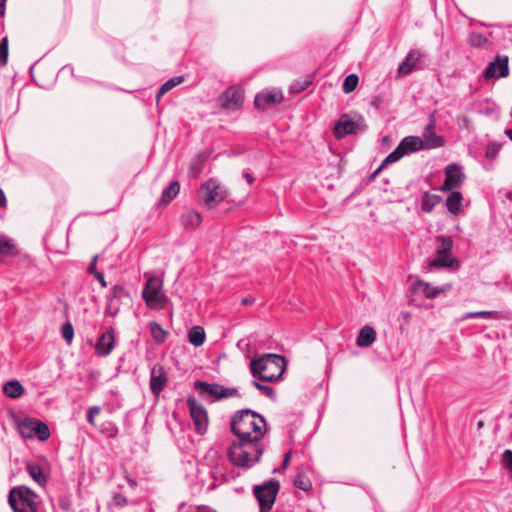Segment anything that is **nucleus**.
I'll list each match as a JSON object with an SVG mask.
<instances>
[{"instance_id":"4","label":"nucleus","mask_w":512,"mask_h":512,"mask_svg":"<svg viewBox=\"0 0 512 512\" xmlns=\"http://www.w3.org/2000/svg\"><path fill=\"white\" fill-rule=\"evenodd\" d=\"M162 281L156 277H149L142 290V298L146 305L151 309H164L169 302V298L161 292Z\"/></svg>"},{"instance_id":"42","label":"nucleus","mask_w":512,"mask_h":512,"mask_svg":"<svg viewBox=\"0 0 512 512\" xmlns=\"http://www.w3.org/2000/svg\"><path fill=\"white\" fill-rule=\"evenodd\" d=\"M62 337L67 343H71L74 338V328L70 321L65 322L61 327Z\"/></svg>"},{"instance_id":"52","label":"nucleus","mask_w":512,"mask_h":512,"mask_svg":"<svg viewBox=\"0 0 512 512\" xmlns=\"http://www.w3.org/2000/svg\"><path fill=\"white\" fill-rule=\"evenodd\" d=\"M0 207L3 209H6L7 207V198L2 188H0Z\"/></svg>"},{"instance_id":"53","label":"nucleus","mask_w":512,"mask_h":512,"mask_svg":"<svg viewBox=\"0 0 512 512\" xmlns=\"http://www.w3.org/2000/svg\"><path fill=\"white\" fill-rule=\"evenodd\" d=\"M59 506L61 509L68 511L71 508V503L68 500L60 499L59 500Z\"/></svg>"},{"instance_id":"59","label":"nucleus","mask_w":512,"mask_h":512,"mask_svg":"<svg viewBox=\"0 0 512 512\" xmlns=\"http://www.w3.org/2000/svg\"><path fill=\"white\" fill-rule=\"evenodd\" d=\"M251 303H252V300L250 298H247V297H245V298H243L241 300V304L244 305V306L249 305Z\"/></svg>"},{"instance_id":"26","label":"nucleus","mask_w":512,"mask_h":512,"mask_svg":"<svg viewBox=\"0 0 512 512\" xmlns=\"http://www.w3.org/2000/svg\"><path fill=\"white\" fill-rule=\"evenodd\" d=\"M441 200V196L425 191L421 197V210L424 213H430Z\"/></svg>"},{"instance_id":"41","label":"nucleus","mask_w":512,"mask_h":512,"mask_svg":"<svg viewBox=\"0 0 512 512\" xmlns=\"http://www.w3.org/2000/svg\"><path fill=\"white\" fill-rule=\"evenodd\" d=\"M436 241L439 243L437 250H444L451 252L453 248V239L450 236H437Z\"/></svg>"},{"instance_id":"17","label":"nucleus","mask_w":512,"mask_h":512,"mask_svg":"<svg viewBox=\"0 0 512 512\" xmlns=\"http://www.w3.org/2000/svg\"><path fill=\"white\" fill-rule=\"evenodd\" d=\"M123 297H129V293L125 290L123 285L116 284L110 290L108 296V304L105 309L106 314L111 316L117 315L120 310V303Z\"/></svg>"},{"instance_id":"11","label":"nucleus","mask_w":512,"mask_h":512,"mask_svg":"<svg viewBox=\"0 0 512 512\" xmlns=\"http://www.w3.org/2000/svg\"><path fill=\"white\" fill-rule=\"evenodd\" d=\"M244 103V90L240 86H230L217 99V105L221 109L237 111Z\"/></svg>"},{"instance_id":"2","label":"nucleus","mask_w":512,"mask_h":512,"mask_svg":"<svg viewBox=\"0 0 512 512\" xmlns=\"http://www.w3.org/2000/svg\"><path fill=\"white\" fill-rule=\"evenodd\" d=\"M287 361L284 356L267 353L250 362V370L254 377L264 382L278 381L285 369Z\"/></svg>"},{"instance_id":"29","label":"nucleus","mask_w":512,"mask_h":512,"mask_svg":"<svg viewBox=\"0 0 512 512\" xmlns=\"http://www.w3.org/2000/svg\"><path fill=\"white\" fill-rule=\"evenodd\" d=\"M205 338V331L201 326H193L188 333L189 342L195 347L202 346L205 342Z\"/></svg>"},{"instance_id":"13","label":"nucleus","mask_w":512,"mask_h":512,"mask_svg":"<svg viewBox=\"0 0 512 512\" xmlns=\"http://www.w3.org/2000/svg\"><path fill=\"white\" fill-rule=\"evenodd\" d=\"M509 70V58L506 55H497L494 61L490 62L483 71L482 77L485 80L499 79L508 77Z\"/></svg>"},{"instance_id":"8","label":"nucleus","mask_w":512,"mask_h":512,"mask_svg":"<svg viewBox=\"0 0 512 512\" xmlns=\"http://www.w3.org/2000/svg\"><path fill=\"white\" fill-rule=\"evenodd\" d=\"M224 199L225 193L222 191L217 180L211 178L201 185L199 200L207 209H214Z\"/></svg>"},{"instance_id":"32","label":"nucleus","mask_w":512,"mask_h":512,"mask_svg":"<svg viewBox=\"0 0 512 512\" xmlns=\"http://www.w3.org/2000/svg\"><path fill=\"white\" fill-rule=\"evenodd\" d=\"M184 80H185L184 76H176V77L169 79L165 83H163L161 85V87L159 88L158 93L156 95L157 103L159 102L162 95H164L165 93H167L168 91H170L171 89L176 87L177 85L181 84Z\"/></svg>"},{"instance_id":"51","label":"nucleus","mask_w":512,"mask_h":512,"mask_svg":"<svg viewBox=\"0 0 512 512\" xmlns=\"http://www.w3.org/2000/svg\"><path fill=\"white\" fill-rule=\"evenodd\" d=\"M95 278L98 280V282L101 284L102 287H107V282L105 280L104 274L102 272H95Z\"/></svg>"},{"instance_id":"44","label":"nucleus","mask_w":512,"mask_h":512,"mask_svg":"<svg viewBox=\"0 0 512 512\" xmlns=\"http://www.w3.org/2000/svg\"><path fill=\"white\" fill-rule=\"evenodd\" d=\"M487 39L480 33H472L469 37V44L473 47L482 46Z\"/></svg>"},{"instance_id":"56","label":"nucleus","mask_w":512,"mask_h":512,"mask_svg":"<svg viewBox=\"0 0 512 512\" xmlns=\"http://www.w3.org/2000/svg\"><path fill=\"white\" fill-rule=\"evenodd\" d=\"M126 479L131 488L134 489L137 487V482L134 479H132L130 476L127 475Z\"/></svg>"},{"instance_id":"9","label":"nucleus","mask_w":512,"mask_h":512,"mask_svg":"<svg viewBox=\"0 0 512 512\" xmlns=\"http://www.w3.org/2000/svg\"><path fill=\"white\" fill-rule=\"evenodd\" d=\"M186 402L195 432L199 435H204L207 432L209 425L206 408L199 403L194 396H189Z\"/></svg>"},{"instance_id":"19","label":"nucleus","mask_w":512,"mask_h":512,"mask_svg":"<svg viewBox=\"0 0 512 512\" xmlns=\"http://www.w3.org/2000/svg\"><path fill=\"white\" fill-rule=\"evenodd\" d=\"M115 347V332L113 328L103 332L96 344H95V352L100 357H106L111 354Z\"/></svg>"},{"instance_id":"1","label":"nucleus","mask_w":512,"mask_h":512,"mask_svg":"<svg viewBox=\"0 0 512 512\" xmlns=\"http://www.w3.org/2000/svg\"><path fill=\"white\" fill-rule=\"evenodd\" d=\"M230 427L237 441L228 447L229 461L237 467H253L260 461L265 450L262 443L267 433L265 418L254 410L242 409L233 415Z\"/></svg>"},{"instance_id":"31","label":"nucleus","mask_w":512,"mask_h":512,"mask_svg":"<svg viewBox=\"0 0 512 512\" xmlns=\"http://www.w3.org/2000/svg\"><path fill=\"white\" fill-rule=\"evenodd\" d=\"M18 254V250L16 245L12 240L6 238L5 236H0V256L8 257L15 256Z\"/></svg>"},{"instance_id":"57","label":"nucleus","mask_w":512,"mask_h":512,"mask_svg":"<svg viewBox=\"0 0 512 512\" xmlns=\"http://www.w3.org/2000/svg\"><path fill=\"white\" fill-rule=\"evenodd\" d=\"M435 127V121L433 119L430 120V123L426 126V132H430Z\"/></svg>"},{"instance_id":"23","label":"nucleus","mask_w":512,"mask_h":512,"mask_svg":"<svg viewBox=\"0 0 512 512\" xmlns=\"http://www.w3.org/2000/svg\"><path fill=\"white\" fill-rule=\"evenodd\" d=\"M458 265V260L451 256V252L444 250H436L435 258L431 261L430 266L436 268L453 267Z\"/></svg>"},{"instance_id":"27","label":"nucleus","mask_w":512,"mask_h":512,"mask_svg":"<svg viewBox=\"0 0 512 512\" xmlns=\"http://www.w3.org/2000/svg\"><path fill=\"white\" fill-rule=\"evenodd\" d=\"M3 393L12 399H17L24 394V387L18 380H10L3 386Z\"/></svg>"},{"instance_id":"55","label":"nucleus","mask_w":512,"mask_h":512,"mask_svg":"<svg viewBox=\"0 0 512 512\" xmlns=\"http://www.w3.org/2000/svg\"><path fill=\"white\" fill-rule=\"evenodd\" d=\"M6 12V2L0 1V17L3 18Z\"/></svg>"},{"instance_id":"37","label":"nucleus","mask_w":512,"mask_h":512,"mask_svg":"<svg viewBox=\"0 0 512 512\" xmlns=\"http://www.w3.org/2000/svg\"><path fill=\"white\" fill-rule=\"evenodd\" d=\"M294 485L295 487L308 492L312 489V482L311 480L301 471L298 472L294 479Z\"/></svg>"},{"instance_id":"35","label":"nucleus","mask_w":512,"mask_h":512,"mask_svg":"<svg viewBox=\"0 0 512 512\" xmlns=\"http://www.w3.org/2000/svg\"><path fill=\"white\" fill-rule=\"evenodd\" d=\"M99 431L104 436L114 439L119 433L118 427L112 421H105L100 425Z\"/></svg>"},{"instance_id":"5","label":"nucleus","mask_w":512,"mask_h":512,"mask_svg":"<svg viewBox=\"0 0 512 512\" xmlns=\"http://www.w3.org/2000/svg\"><path fill=\"white\" fill-rule=\"evenodd\" d=\"M17 430L22 438H37L40 441H46L50 437L48 425L36 418L26 417L17 425Z\"/></svg>"},{"instance_id":"15","label":"nucleus","mask_w":512,"mask_h":512,"mask_svg":"<svg viewBox=\"0 0 512 512\" xmlns=\"http://www.w3.org/2000/svg\"><path fill=\"white\" fill-rule=\"evenodd\" d=\"M284 96L281 91L265 90L256 94L254 106L259 110H267L282 103Z\"/></svg>"},{"instance_id":"16","label":"nucleus","mask_w":512,"mask_h":512,"mask_svg":"<svg viewBox=\"0 0 512 512\" xmlns=\"http://www.w3.org/2000/svg\"><path fill=\"white\" fill-rule=\"evenodd\" d=\"M451 289V284H445L440 287H433L430 283L423 280L415 281L411 286V292L413 294H421L426 299H435L440 294Z\"/></svg>"},{"instance_id":"40","label":"nucleus","mask_w":512,"mask_h":512,"mask_svg":"<svg viewBox=\"0 0 512 512\" xmlns=\"http://www.w3.org/2000/svg\"><path fill=\"white\" fill-rule=\"evenodd\" d=\"M8 44V37H3L0 41V68L6 66L7 64L9 54Z\"/></svg>"},{"instance_id":"3","label":"nucleus","mask_w":512,"mask_h":512,"mask_svg":"<svg viewBox=\"0 0 512 512\" xmlns=\"http://www.w3.org/2000/svg\"><path fill=\"white\" fill-rule=\"evenodd\" d=\"M8 503L14 512H37L40 505L39 496L25 485L9 491Z\"/></svg>"},{"instance_id":"10","label":"nucleus","mask_w":512,"mask_h":512,"mask_svg":"<svg viewBox=\"0 0 512 512\" xmlns=\"http://www.w3.org/2000/svg\"><path fill=\"white\" fill-rule=\"evenodd\" d=\"M194 388L199 391L201 396L209 394L213 396L215 400L240 396L236 388H228L218 383H208L201 380L194 382Z\"/></svg>"},{"instance_id":"21","label":"nucleus","mask_w":512,"mask_h":512,"mask_svg":"<svg viewBox=\"0 0 512 512\" xmlns=\"http://www.w3.org/2000/svg\"><path fill=\"white\" fill-rule=\"evenodd\" d=\"M180 192V183L175 180L171 181L170 184L162 191L160 198L156 202L157 208H164L168 206L171 201L177 197Z\"/></svg>"},{"instance_id":"20","label":"nucleus","mask_w":512,"mask_h":512,"mask_svg":"<svg viewBox=\"0 0 512 512\" xmlns=\"http://www.w3.org/2000/svg\"><path fill=\"white\" fill-rule=\"evenodd\" d=\"M421 56L422 55L419 50H410L398 67V75L402 77L409 75L416 68V65L420 61Z\"/></svg>"},{"instance_id":"47","label":"nucleus","mask_w":512,"mask_h":512,"mask_svg":"<svg viewBox=\"0 0 512 512\" xmlns=\"http://www.w3.org/2000/svg\"><path fill=\"white\" fill-rule=\"evenodd\" d=\"M127 503H128V500L124 495H122L120 493L114 494L113 500H112V505H114L116 507H124L127 505Z\"/></svg>"},{"instance_id":"49","label":"nucleus","mask_w":512,"mask_h":512,"mask_svg":"<svg viewBox=\"0 0 512 512\" xmlns=\"http://www.w3.org/2000/svg\"><path fill=\"white\" fill-rule=\"evenodd\" d=\"M291 455H292L291 450H289L288 452L285 453L283 461H282V469H286L289 466L290 460H291Z\"/></svg>"},{"instance_id":"30","label":"nucleus","mask_w":512,"mask_h":512,"mask_svg":"<svg viewBox=\"0 0 512 512\" xmlns=\"http://www.w3.org/2000/svg\"><path fill=\"white\" fill-rule=\"evenodd\" d=\"M149 328H150L151 336H152L153 340L155 341V343L162 344L166 341V338L168 336V331L164 330L158 322L151 321L149 323Z\"/></svg>"},{"instance_id":"18","label":"nucleus","mask_w":512,"mask_h":512,"mask_svg":"<svg viewBox=\"0 0 512 512\" xmlns=\"http://www.w3.org/2000/svg\"><path fill=\"white\" fill-rule=\"evenodd\" d=\"M168 377L161 364H155L151 369L150 390L154 396H158L165 388Z\"/></svg>"},{"instance_id":"46","label":"nucleus","mask_w":512,"mask_h":512,"mask_svg":"<svg viewBox=\"0 0 512 512\" xmlns=\"http://www.w3.org/2000/svg\"><path fill=\"white\" fill-rule=\"evenodd\" d=\"M504 467L512 473V450L507 449L502 454Z\"/></svg>"},{"instance_id":"36","label":"nucleus","mask_w":512,"mask_h":512,"mask_svg":"<svg viewBox=\"0 0 512 512\" xmlns=\"http://www.w3.org/2000/svg\"><path fill=\"white\" fill-rule=\"evenodd\" d=\"M207 159V156L203 153H198L191 161L190 163V171L192 174L194 175H197L199 174L203 167H204V163Z\"/></svg>"},{"instance_id":"22","label":"nucleus","mask_w":512,"mask_h":512,"mask_svg":"<svg viewBox=\"0 0 512 512\" xmlns=\"http://www.w3.org/2000/svg\"><path fill=\"white\" fill-rule=\"evenodd\" d=\"M450 192L445 201L446 209L453 215H459L463 211V195L460 191Z\"/></svg>"},{"instance_id":"39","label":"nucleus","mask_w":512,"mask_h":512,"mask_svg":"<svg viewBox=\"0 0 512 512\" xmlns=\"http://www.w3.org/2000/svg\"><path fill=\"white\" fill-rule=\"evenodd\" d=\"M502 145L498 142H489L485 148V157L491 161L498 156Z\"/></svg>"},{"instance_id":"50","label":"nucleus","mask_w":512,"mask_h":512,"mask_svg":"<svg viewBox=\"0 0 512 512\" xmlns=\"http://www.w3.org/2000/svg\"><path fill=\"white\" fill-rule=\"evenodd\" d=\"M98 256H95L92 260V262L89 264L87 271L89 274L95 275V272H98L96 269V262H97Z\"/></svg>"},{"instance_id":"14","label":"nucleus","mask_w":512,"mask_h":512,"mask_svg":"<svg viewBox=\"0 0 512 512\" xmlns=\"http://www.w3.org/2000/svg\"><path fill=\"white\" fill-rule=\"evenodd\" d=\"M465 180V174L462 172L458 164H449L445 168V180L440 187L443 192H449L461 187Z\"/></svg>"},{"instance_id":"48","label":"nucleus","mask_w":512,"mask_h":512,"mask_svg":"<svg viewBox=\"0 0 512 512\" xmlns=\"http://www.w3.org/2000/svg\"><path fill=\"white\" fill-rule=\"evenodd\" d=\"M385 162H386V158L383 160L381 165L369 176L370 181L374 180L378 176V174L384 169V167L389 164V163H385Z\"/></svg>"},{"instance_id":"34","label":"nucleus","mask_w":512,"mask_h":512,"mask_svg":"<svg viewBox=\"0 0 512 512\" xmlns=\"http://www.w3.org/2000/svg\"><path fill=\"white\" fill-rule=\"evenodd\" d=\"M472 318L498 319L499 313L497 311L467 312L462 316L461 320H467Z\"/></svg>"},{"instance_id":"54","label":"nucleus","mask_w":512,"mask_h":512,"mask_svg":"<svg viewBox=\"0 0 512 512\" xmlns=\"http://www.w3.org/2000/svg\"><path fill=\"white\" fill-rule=\"evenodd\" d=\"M243 176L249 185H252L254 183L255 178L248 171H244Z\"/></svg>"},{"instance_id":"25","label":"nucleus","mask_w":512,"mask_h":512,"mask_svg":"<svg viewBox=\"0 0 512 512\" xmlns=\"http://www.w3.org/2000/svg\"><path fill=\"white\" fill-rule=\"evenodd\" d=\"M376 340V331L371 326H364L359 331L356 344L359 347H369Z\"/></svg>"},{"instance_id":"61","label":"nucleus","mask_w":512,"mask_h":512,"mask_svg":"<svg viewBox=\"0 0 512 512\" xmlns=\"http://www.w3.org/2000/svg\"><path fill=\"white\" fill-rule=\"evenodd\" d=\"M403 317H404V319H405L406 321H408V320H409V318H410V313H408V312H407V313H403Z\"/></svg>"},{"instance_id":"45","label":"nucleus","mask_w":512,"mask_h":512,"mask_svg":"<svg viewBox=\"0 0 512 512\" xmlns=\"http://www.w3.org/2000/svg\"><path fill=\"white\" fill-rule=\"evenodd\" d=\"M101 411V407L99 406H91L86 415V420L89 424L95 425V416L98 415Z\"/></svg>"},{"instance_id":"6","label":"nucleus","mask_w":512,"mask_h":512,"mask_svg":"<svg viewBox=\"0 0 512 512\" xmlns=\"http://www.w3.org/2000/svg\"><path fill=\"white\" fill-rule=\"evenodd\" d=\"M367 128L365 119L362 115H355L353 118L349 114H343L333 128V135L336 139H342L350 134H357Z\"/></svg>"},{"instance_id":"12","label":"nucleus","mask_w":512,"mask_h":512,"mask_svg":"<svg viewBox=\"0 0 512 512\" xmlns=\"http://www.w3.org/2000/svg\"><path fill=\"white\" fill-rule=\"evenodd\" d=\"M423 150L422 139L418 136L404 137L396 149L386 157L385 163H395L407 154Z\"/></svg>"},{"instance_id":"43","label":"nucleus","mask_w":512,"mask_h":512,"mask_svg":"<svg viewBox=\"0 0 512 512\" xmlns=\"http://www.w3.org/2000/svg\"><path fill=\"white\" fill-rule=\"evenodd\" d=\"M252 383L253 386L260 390L266 397H269L270 399L275 398V390L271 386L261 384L255 380Z\"/></svg>"},{"instance_id":"60","label":"nucleus","mask_w":512,"mask_h":512,"mask_svg":"<svg viewBox=\"0 0 512 512\" xmlns=\"http://www.w3.org/2000/svg\"><path fill=\"white\" fill-rule=\"evenodd\" d=\"M506 135L509 137V139L512 141V129L506 131Z\"/></svg>"},{"instance_id":"24","label":"nucleus","mask_w":512,"mask_h":512,"mask_svg":"<svg viewBox=\"0 0 512 512\" xmlns=\"http://www.w3.org/2000/svg\"><path fill=\"white\" fill-rule=\"evenodd\" d=\"M181 224L186 229H195L202 223V216L199 212L189 209L181 215Z\"/></svg>"},{"instance_id":"28","label":"nucleus","mask_w":512,"mask_h":512,"mask_svg":"<svg viewBox=\"0 0 512 512\" xmlns=\"http://www.w3.org/2000/svg\"><path fill=\"white\" fill-rule=\"evenodd\" d=\"M26 471L37 484L42 487L46 485L47 478L44 475L42 468L38 464L27 463Z\"/></svg>"},{"instance_id":"58","label":"nucleus","mask_w":512,"mask_h":512,"mask_svg":"<svg viewBox=\"0 0 512 512\" xmlns=\"http://www.w3.org/2000/svg\"><path fill=\"white\" fill-rule=\"evenodd\" d=\"M310 84H311V81H305V83L303 85H301V88H297L296 91L301 92V91L305 90Z\"/></svg>"},{"instance_id":"33","label":"nucleus","mask_w":512,"mask_h":512,"mask_svg":"<svg viewBox=\"0 0 512 512\" xmlns=\"http://www.w3.org/2000/svg\"><path fill=\"white\" fill-rule=\"evenodd\" d=\"M444 145V139L435 133H430L422 140V149L439 148Z\"/></svg>"},{"instance_id":"7","label":"nucleus","mask_w":512,"mask_h":512,"mask_svg":"<svg viewBox=\"0 0 512 512\" xmlns=\"http://www.w3.org/2000/svg\"><path fill=\"white\" fill-rule=\"evenodd\" d=\"M280 484L277 480L271 479L263 485L254 487V495L259 502L260 512H269L276 500Z\"/></svg>"},{"instance_id":"38","label":"nucleus","mask_w":512,"mask_h":512,"mask_svg":"<svg viewBox=\"0 0 512 512\" xmlns=\"http://www.w3.org/2000/svg\"><path fill=\"white\" fill-rule=\"evenodd\" d=\"M358 82H359V78L356 74L348 75L345 78L343 85H342L343 92L345 94H349V93L353 92L356 89Z\"/></svg>"}]
</instances>
